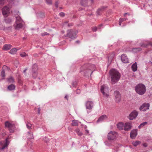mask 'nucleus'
I'll list each match as a JSON object with an SVG mask.
<instances>
[{"label":"nucleus","instance_id":"1","mask_svg":"<svg viewBox=\"0 0 152 152\" xmlns=\"http://www.w3.org/2000/svg\"><path fill=\"white\" fill-rule=\"evenodd\" d=\"M96 69L95 65L93 64H86L81 67L80 71L81 72L84 74V76H91L92 73L94 72Z\"/></svg>","mask_w":152,"mask_h":152},{"label":"nucleus","instance_id":"2","mask_svg":"<svg viewBox=\"0 0 152 152\" xmlns=\"http://www.w3.org/2000/svg\"><path fill=\"white\" fill-rule=\"evenodd\" d=\"M13 15H15L16 20L14 26L16 29H19L23 26V22L19 16L20 13L18 10H15L12 12Z\"/></svg>","mask_w":152,"mask_h":152},{"label":"nucleus","instance_id":"3","mask_svg":"<svg viewBox=\"0 0 152 152\" xmlns=\"http://www.w3.org/2000/svg\"><path fill=\"white\" fill-rule=\"evenodd\" d=\"M136 92L140 95L144 94L146 91V88L145 86L142 83L137 85L135 87Z\"/></svg>","mask_w":152,"mask_h":152},{"label":"nucleus","instance_id":"4","mask_svg":"<svg viewBox=\"0 0 152 152\" xmlns=\"http://www.w3.org/2000/svg\"><path fill=\"white\" fill-rule=\"evenodd\" d=\"M67 34L64 35L65 37H68L72 39H74L76 38L77 33L76 31L72 29L68 30L67 31Z\"/></svg>","mask_w":152,"mask_h":152},{"label":"nucleus","instance_id":"5","mask_svg":"<svg viewBox=\"0 0 152 152\" xmlns=\"http://www.w3.org/2000/svg\"><path fill=\"white\" fill-rule=\"evenodd\" d=\"M117 135V133L115 132L110 131L107 135V138L109 140H113L115 139Z\"/></svg>","mask_w":152,"mask_h":152},{"label":"nucleus","instance_id":"6","mask_svg":"<svg viewBox=\"0 0 152 152\" xmlns=\"http://www.w3.org/2000/svg\"><path fill=\"white\" fill-rule=\"evenodd\" d=\"M101 91L103 94L107 98H108L109 96V95L106 93L108 91V87L105 85L102 86L101 87Z\"/></svg>","mask_w":152,"mask_h":152},{"label":"nucleus","instance_id":"7","mask_svg":"<svg viewBox=\"0 0 152 152\" xmlns=\"http://www.w3.org/2000/svg\"><path fill=\"white\" fill-rule=\"evenodd\" d=\"M110 76H121L120 73L116 69H113L109 72Z\"/></svg>","mask_w":152,"mask_h":152},{"label":"nucleus","instance_id":"8","mask_svg":"<svg viewBox=\"0 0 152 152\" xmlns=\"http://www.w3.org/2000/svg\"><path fill=\"white\" fill-rule=\"evenodd\" d=\"M138 113L135 110L131 112L129 115V118L130 120H132L135 119L138 115Z\"/></svg>","mask_w":152,"mask_h":152},{"label":"nucleus","instance_id":"9","mask_svg":"<svg viewBox=\"0 0 152 152\" xmlns=\"http://www.w3.org/2000/svg\"><path fill=\"white\" fill-rule=\"evenodd\" d=\"M114 95L115 99V101L118 103L120 102L121 99V95L120 93L118 91H115L114 92Z\"/></svg>","mask_w":152,"mask_h":152},{"label":"nucleus","instance_id":"10","mask_svg":"<svg viewBox=\"0 0 152 152\" xmlns=\"http://www.w3.org/2000/svg\"><path fill=\"white\" fill-rule=\"evenodd\" d=\"M10 8L8 6H5L3 7L2 9V13L3 15L6 16H8V14L10 13Z\"/></svg>","mask_w":152,"mask_h":152},{"label":"nucleus","instance_id":"11","mask_svg":"<svg viewBox=\"0 0 152 152\" xmlns=\"http://www.w3.org/2000/svg\"><path fill=\"white\" fill-rule=\"evenodd\" d=\"M149 107L150 104L149 103H144L142 104V105L140 107V111H145L149 109Z\"/></svg>","mask_w":152,"mask_h":152},{"label":"nucleus","instance_id":"12","mask_svg":"<svg viewBox=\"0 0 152 152\" xmlns=\"http://www.w3.org/2000/svg\"><path fill=\"white\" fill-rule=\"evenodd\" d=\"M132 127V122H126L124 124V129L125 131H129L131 129Z\"/></svg>","mask_w":152,"mask_h":152},{"label":"nucleus","instance_id":"13","mask_svg":"<svg viewBox=\"0 0 152 152\" xmlns=\"http://www.w3.org/2000/svg\"><path fill=\"white\" fill-rule=\"evenodd\" d=\"M9 70L10 68L9 67L5 65L4 66L1 72V76H5V73Z\"/></svg>","mask_w":152,"mask_h":152},{"label":"nucleus","instance_id":"14","mask_svg":"<svg viewBox=\"0 0 152 152\" xmlns=\"http://www.w3.org/2000/svg\"><path fill=\"white\" fill-rule=\"evenodd\" d=\"M137 129H134L131 131L130 133V136L132 139H134L135 138L137 135Z\"/></svg>","mask_w":152,"mask_h":152},{"label":"nucleus","instance_id":"15","mask_svg":"<svg viewBox=\"0 0 152 152\" xmlns=\"http://www.w3.org/2000/svg\"><path fill=\"white\" fill-rule=\"evenodd\" d=\"M86 108L89 110L91 109L93 106V103L92 101H87L85 104Z\"/></svg>","mask_w":152,"mask_h":152},{"label":"nucleus","instance_id":"16","mask_svg":"<svg viewBox=\"0 0 152 152\" xmlns=\"http://www.w3.org/2000/svg\"><path fill=\"white\" fill-rule=\"evenodd\" d=\"M121 58L123 63H129V60L127 56L123 54L121 56Z\"/></svg>","mask_w":152,"mask_h":152},{"label":"nucleus","instance_id":"17","mask_svg":"<svg viewBox=\"0 0 152 152\" xmlns=\"http://www.w3.org/2000/svg\"><path fill=\"white\" fill-rule=\"evenodd\" d=\"M107 118V116L105 115H103L100 116L97 121V122H102L106 120Z\"/></svg>","mask_w":152,"mask_h":152},{"label":"nucleus","instance_id":"18","mask_svg":"<svg viewBox=\"0 0 152 152\" xmlns=\"http://www.w3.org/2000/svg\"><path fill=\"white\" fill-rule=\"evenodd\" d=\"M120 77H111V81L112 84H115L119 79Z\"/></svg>","mask_w":152,"mask_h":152},{"label":"nucleus","instance_id":"19","mask_svg":"<svg viewBox=\"0 0 152 152\" xmlns=\"http://www.w3.org/2000/svg\"><path fill=\"white\" fill-rule=\"evenodd\" d=\"M107 7H106L103 6L98 9L96 11V13L97 15H100L102 12Z\"/></svg>","mask_w":152,"mask_h":152},{"label":"nucleus","instance_id":"20","mask_svg":"<svg viewBox=\"0 0 152 152\" xmlns=\"http://www.w3.org/2000/svg\"><path fill=\"white\" fill-rule=\"evenodd\" d=\"M12 46L10 44H5L3 47V49L5 50L10 49L12 47Z\"/></svg>","mask_w":152,"mask_h":152},{"label":"nucleus","instance_id":"21","mask_svg":"<svg viewBox=\"0 0 152 152\" xmlns=\"http://www.w3.org/2000/svg\"><path fill=\"white\" fill-rule=\"evenodd\" d=\"M132 70L134 72H135L137 70V64L136 62H135L133 64L132 66Z\"/></svg>","mask_w":152,"mask_h":152},{"label":"nucleus","instance_id":"22","mask_svg":"<svg viewBox=\"0 0 152 152\" xmlns=\"http://www.w3.org/2000/svg\"><path fill=\"white\" fill-rule=\"evenodd\" d=\"M37 66L36 64H34L32 66V72L33 73H35L37 70Z\"/></svg>","mask_w":152,"mask_h":152},{"label":"nucleus","instance_id":"23","mask_svg":"<svg viewBox=\"0 0 152 152\" xmlns=\"http://www.w3.org/2000/svg\"><path fill=\"white\" fill-rule=\"evenodd\" d=\"M117 127L120 130L123 129L124 126V124L122 122H120L117 124Z\"/></svg>","mask_w":152,"mask_h":152},{"label":"nucleus","instance_id":"24","mask_svg":"<svg viewBox=\"0 0 152 152\" xmlns=\"http://www.w3.org/2000/svg\"><path fill=\"white\" fill-rule=\"evenodd\" d=\"M88 0H81V4L83 6H87Z\"/></svg>","mask_w":152,"mask_h":152},{"label":"nucleus","instance_id":"25","mask_svg":"<svg viewBox=\"0 0 152 152\" xmlns=\"http://www.w3.org/2000/svg\"><path fill=\"white\" fill-rule=\"evenodd\" d=\"M15 86L13 84H11L8 86L7 89L10 91H12L15 90Z\"/></svg>","mask_w":152,"mask_h":152},{"label":"nucleus","instance_id":"26","mask_svg":"<svg viewBox=\"0 0 152 152\" xmlns=\"http://www.w3.org/2000/svg\"><path fill=\"white\" fill-rule=\"evenodd\" d=\"M15 127V125L14 124H10L9 129L10 131L11 132H13L14 130L12 129H14Z\"/></svg>","mask_w":152,"mask_h":152},{"label":"nucleus","instance_id":"27","mask_svg":"<svg viewBox=\"0 0 152 152\" xmlns=\"http://www.w3.org/2000/svg\"><path fill=\"white\" fill-rule=\"evenodd\" d=\"M6 142L5 143L4 145L2 147V148H1V149H4L6 147H7L9 144V142L8 140V139L7 138H6L5 140Z\"/></svg>","mask_w":152,"mask_h":152},{"label":"nucleus","instance_id":"28","mask_svg":"<svg viewBox=\"0 0 152 152\" xmlns=\"http://www.w3.org/2000/svg\"><path fill=\"white\" fill-rule=\"evenodd\" d=\"M7 81L10 83H12L14 82V79L12 77H10L7 78Z\"/></svg>","mask_w":152,"mask_h":152},{"label":"nucleus","instance_id":"29","mask_svg":"<svg viewBox=\"0 0 152 152\" xmlns=\"http://www.w3.org/2000/svg\"><path fill=\"white\" fill-rule=\"evenodd\" d=\"M141 142L139 141H136L134 142H132V144L135 147H136L138 145L140 144Z\"/></svg>","mask_w":152,"mask_h":152},{"label":"nucleus","instance_id":"30","mask_svg":"<svg viewBox=\"0 0 152 152\" xmlns=\"http://www.w3.org/2000/svg\"><path fill=\"white\" fill-rule=\"evenodd\" d=\"M72 126H77L78 124L77 121L73 120L72 121V123L71 124Z\"/></svg>","mask_w":152,"mask_h":152},{"label":"nucleus","instance_id":"31","mask_svg":"<svg viewBox=\"0 0 152 152\" xmlns=\"http://www.w3.org/2000/svg\"><path fill=\"white\" fill-rule=\"evenodd\" d=\"M28 136L29 139H33L34 138L33 136V132L31 131H29L28 132Z\"/></svg>","mask_w":152,"mask_h":152},{"label":"nucleus","instance_id":"32","mask_svg":"<svg viewBox=\"0 0 152 152\" xmlns=\"http://www.w3.org/2000/svg\"><path fill=\"white\" fill-rule=\"evenodd\" d=\"M17 51V50L15 48H14L12 49L10 52V53L12 54H14Z\"/></svg>","mask_w":152,"mask_h":152},{"label":"nucleus","instance_id":"33","mask_svg":"<svg viewBox=\"0 0 152 152\" xmlns=\"http://www.w3.org/2000/svg\"><path fill=\"white\" fill-rule=\"evenodd\" d=\"M5 22L7 23H10L12 21V19L9 18H7L5 20Z\"/></svg>","mask_w":152,"mask_h":152},{"label":"nucleus","instance_id":"34","mask_svg":"<svg viewBox=\"0 0 152 152\" xmlns=\"http://www.w3.org/2000/svg\"><path fill=\"white\" fill-rule=\"evenodd\" d=\"M114 56V55L113 54H112L110 56H108V62H111L112 59H113Z\"/></svg>","mask_w":152,"mask_h":152},{"label":"nucleus","instance_id":"35","mask_svg":"<svg viewBox=\"0 0 152 152\" xmlns=\"http://www.w3.org/2000/svg\"><path fill=\"white\" fill-rule=\"evenodd\" d=\"M147 124V122H145L143 123H141L140 125L138 126V128L139 129H140L142 127L145 125Z\"/></svg>","mask_w":152,"mask_h":152},{"label":"nucleus","instance_id":"36","mask_svg":"<svg viewBox=\"0 0 152 152\" xmlns=\"http://www.w3.org/2000/svg\"><path fill=\"white\" fill-rule=\"evenodd\" d=\"M141 50H142L141 48H134L133 49V51L134 52H137V51H140Z\"/></svg>","mask_w":152,"mask_h":152},{"label":"nucleus","instance_id":"37","mask_svg":"<svg viewBox=\"0 0 152 152\" xmlns=\"http://www.w3.org/2000/svg\"><path fill=\"white\" fill-rule=\"evenodd\" d=\"M27 128L29 129H31V124L29 122H27L26 124Z\"/></svg>","mask_w":152,"mask_h":152},{"label":"nucleus","instance_id":"38","mask_svg":"<svg viewBox=\"0 0 152 152\" xmlns=\"http://www.w3.org/2000/svg\"><path fill=\"white\" fill-rule=\"evenodd\" d=\"M10 124L8 121H6L5 124V126L9 128Z\"/></svg>","mask_w":152,"mask_h":152},{"label":"nucleus","instance_id":"39","mask_svg":"<svg viewBox=\"0 0 152 152\" xmlns=\"http://www.w3.org/2000/svg\"><path fill=\"white\" fill-rule=\"evenodd\" d=\"M18 83L20 85H23V82L21 80L20 77H19L18 78Z\"/></svg>","mask_w":152,"mask_h":152},{"label":"nucleus","instance_id":"40","mask_svg":"<svg viewBox=\"0 0 152 152\" xmlns=\"http://www.w3.org/2000/svg\"><path fill=\"white\" fill-rule=\"evenodd\" d=\"M76 132L79 136H81L82 135V133L80 132V130L79 129H76Z\"/></svg>","mask_w":152,"mask_h":152},{"label":"nucleus","instance_id":"41","mask_svg":"<svg viewBox=\"0 0 152 152\" xmlns=\"http://www.w3.org/2000/svg\"><path fill=\"white\" fill-rule=\"evenodd\" d=\"M46 1L47 4L49 5H51L52 4V0H46Z\"/></svg>","mask_w":152,"mask_h":152},{"label":"nucleus","instance_id":"42","mask_svg":"<svg viewBox=\"0 0 152 152\" xmlns=\"http://www.w3.org/2000/svg\"><path fill=\"white\" fill-rule=\"evenodd\" d=\"M148 44H145L143 43H141L140 45L142 47L146 48L148 45Z\"/></svg>","mask_w":152,"mask_h":152},{"label":"nucleus","instance_id":"43","mask_svg":"<svg viewBox=\"0 0 152 152\" xmlns=\"http://www.w3.org/2000/svg\"><path fill=\"white\" fill-rule=\"evenodd\" d=\"M72 84L73 87H76L77 82L76 81H73L72 82Z\"/></svg>","mask_w":152,"mask_h":152},{"label":"nucleus","instance_id":"44","mask_svg":"<svg viewBox=\"0 0 152 152\" xmlns=\"http://www.w3.org/2000/svg\"><path fill=\"white\" fill-rule=\"evenodd\" d=\"M59 4V2L58 1H56L55 2V5L56 8H57L58 7V5Z\"/></svg>","mask_w":152,"mask_h":152},{"label":"nucleus","instance_id":"45","mask_svg":"<svg viewBox=\"0 0 152 152\" xmlns=\"http://www.w3.org/2000/svg\"><path fill=\"white\" fill-rule=\"evenodd\" d=\"M20 56L22 57H24L26 56V54L25 53H23L20 54Z\"/></svg>","mask_w":152,"mask_h":152},{"label":"nucleus","instance_id":"46","mask_svg":"<svg viewBox=\"0 0 152 152\" xmlns=\"http://www.w3.org/2000/svg\"><path fill=\"white\" fill-rule=\"evenodd\" d=\"M48 34H49L47 32H45L44 33H42L41 34V35L42 36H44L45 35H48Z\"/></svg>","mask_w":152,"mask_h":152},{"label":"nucleus","instance_id":"47","mask_svg":"<svg viewBox=\"0 0 152 152\" xmlns=\"http://www.w3.org/2000/svg\"><path fill=\"white\" fill-rule=\"evenodd\" d=\"M4 3V0H0V4L3 5Z\"/></svg>","mask_w":152,"mask_h":152},{"label":"nucleus","instance_id":"48","mask_svg":"<svg viewBox=\"0 0 152 152\" xmlns=\"http://www.w3.org/2000/svg\"><path fill=\"white\" fill-rule=\"evenodd\" d=\"M59 15L60 16L63 17L64 16L65 14L63 12H61L59 13Z\"/></svg>","mask_w":152,"mask_h":152},{"label":"nucleus","instance_id":"49","mask_svg":"<svg viewBox=\"0 0 152 152\" xmlns=\"http://www.w3.org/2000/svg\"><path fill=\"white\" fill-rule=\"evenodd\" d=\"M126 19H127V18H121L119 19V20H121V21L122 22H123L124 21H125L126 20Z\"/></svg>","mask_w":152,"mask_h":152},{"label":"nucleus","instance_id":"50","mask_svg":"<svg viewBox=\"0 0 152 152\" xmlns=\"http://www.w3.org/2000/svg\"><path fill=\"white\" fill-rule=\"evenodd\" d=\"M97 28L96 27H94L92 28V30L94 31H96L97 30Z\"/></svg>","mask_w":152,"mask_h":152},{"label":"nucleus","instance_id":"51","mask_svg":"<svg viewBox=\"0 0 152 152\" xmlns=\"http://www.w3.org/2000/svg\"><path fill=\"white\" fill-rule=\"evenodd\" d=\"M80 90L79 89H77L76 91V93L77 94H80Z\"/></svg>","mask_w":152,"mask_h":152},{"label":"nucleus","instance_id":"52","mask_svg":"<svg viewBox=\"0 0 152 152\" xmlns=\"http://www.w3.org/2000/svg\"><path fill=\"white\" fill-rule=\"evenodd\" d=\"M40 108H38V113L39 114H40Z\"/></svg>","mask_w":152,"mask_h":152},{"label":"nucleus","instance_id":"53","mask_svg":"<svg viewBox=\"0 0 152 152\" xmlns=\"http://www.w3.org/2000/svg\"><path fill=\"white\" fill-rule=\"evenodd\" d=\"M143 145L144 147H146L147 146V145L146 143H144L143 144Z\"/></svg>","mask_w":152,"mask_h":152},{"label":"nucleus","instance_id":"54","mask_svg":"<svg viewBox=\"0 0 152 152\" xmlns=\"http://www.w3.org/2000/svg\"><path fill=\"white\" fill-rule=\"evenodd\" d=\"M102 26V24H100L98 26V27L97 28H100V27Z\"/></svg>","mask_w":152,"mask_h":152},{"label":"nucleus","instance_id":"55","mask_svg":"<svg viewBox=\"0 0 152 152\" xmlns=\"http://www.w3.org/2000/svg\"><path fill=\"white\" fill-rule=\"evenodd\" d=\"M102 26V24H100L98 26V27L97 28H100V27Z\"/></svg>","mask_w":152,"mask_h":152},{"label":"nucleus","instance_id":"56","mask_svg":"<svg viewBox=\"0 0 152 152\" xmlns=\"http://www.w3.org/2000/svg\"><path fill=\"white\" fill-rule=\"evenodd\" d=\"M122 22L121 21V20H119V25H120V26H121V23Z\"/></svg>","mask_w":152,"mask_h":152},{"label":"nucleus","instance_id":"57","mask_svg":"<svg viewBox=\"0 0 152 152\" xmlns=\"http://www.w3.org/2000/svg\"><path fill=\"white\" fill-rule=\"evenodd\" d=\"M72 25H73V24L72 23H69V24H68V26L69 27L70 26H72Z\"/></svg>","mask_w":152,"mask_h":152},{"label":"nucleus","instance_id":"58","mask_svg":"<svg viewBox=\"0 0 152 152\" xmlns=\"http://www.w3.org/2000/svg\"><path fill=\"white\" fill-rule=\"evenodd\" d=\"M85 132L87 134H88L89 133V131L87 129L85 130Z\"/></svg>","mask_w":152,"mask_h":152},{"label":"nucleus","instance_id":"59","mask_svg":"<svg viewBox=\"0 0 152 152\" xmlns=\"http://www.w3.org/2000/svg\"><path fill=\"white\" fill-rule=\"evenodd\" d=\"M27 68L25 69L24 70V71H23V72L24 73H25L26 71L27 70Z\"/></svg>","mask_w":152,"mask_h":152},{"label":"nucleus","instance_id":"60","mask_svg":"<svg viewBox=\"0 0 152 152\" xmlns=\"http://www.w3.org/2000/svg\"><path fill=\"white\" fill-rule=\"evenodd\" d=\"M68 23V21H66L64 23L63 25H65L66 24H67Z\"/></svg>","mask_w":152,"mask_h":152},{"label":"nucleus","instance_id":"61","mask_svg":"<svg viewBox=\"0 0 152 152\" xmlns=\"http://www.w3.org/2000/svg\"><path fill=\"white\" fill-rule=\"evenodd\" d=\"M65 98H66V99H67V95H66L65 97H64Z\"/></svg>","mask_w":152,"mask_h":152},{"label":"nucleus","instance_id":"62","mask_svg":"<svg viewBox=\"0 0 152 152\" xmlns=\"http://www.w3.org/2000/svg\"><path fill=\"white\" fill-rule=\"evenodd\" d=\"M75 42H76V43H79V41H78V40L76 41Z\"/></svg>","mask_w":152,"mask_h":152},{"label":"nucleus","instance_id":"63","mask_svg":"<svg viewBox=\"0 0 152 152\" xmlns=\"http://www.w3.org/2000/svg\"><path fill=\"white\" fill-rule=\"evenodd\" d=\"M49 141V139H48L46 141H45L46 142H48V141Z\"/></svg>","mask_w":152,"mask_h":152},{"label":"nucleus","instance_id":"64","mask_svg":"<svg viewBox=\"0 0 152 152\" xmlns=\"http://www.w3.org/2000/svg\"><path fill=\"white\" fill-rule=\"evenodd\" d=\"M127 14V13H125L124 14V16H125Z\"/></svg>","mask_w":152,"mask_h":152}]
</instances>
